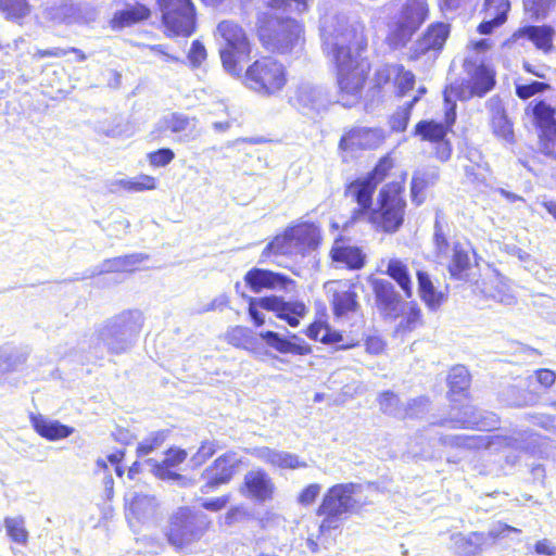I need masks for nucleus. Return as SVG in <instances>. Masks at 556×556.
Wrapping results in <instances>:
<instances>
[{"instance_id":"ea45409f","label":"nucleus","mask_w":556,"mask_h":556,"mask_svg":"<svg viewBox=\"0 0 556 556\" xmlns=\"http://www.w3.org/2000/svg\"><path fill=\"white\" fill-rule=\"evenodd\" d=\"M114 185L128 193L153 191L157 188L159 181L154 176L148 174H139L134 178L118 179Z\"/></svg>"},{"instance_id":"f03ea898","label":"nucleus","mask_w":556,"mask_h":556,"mask_svg":"<svg viewBox=\"0 0 556 556\" xmlns=\"http://www.w3.org/2000/svg\"><path fill=\"white\" fill-rule=\"evenodd\" d=\"M406 179L407 172L402 170L379 189L376 206L366 217L377 232L393 235L403 227L407 210Z\"/></svg>"},{"instance_id":"c03bdc74","label":"nucleus","mask_w":556,"mask_h":556,"mask_svg":"<svg viewBox=\"0 0 556 556\" xmlns=\"http://www.w3.org/2000/svg\"><path fill=\"white\" fill-rule=\"evenodd\" d=\"M225 340L228 344L242 350H252L255 339L249 328L243 326H235L227 330Z\"/></svg>"},{"instance_id":"dca6fc26","label":"nucleus","mask_w":556,"mask_h":556,"mask_svg":"<svg viewBox=\"0 0 556 556\" xmlns=\"http://www.w3.org/2000/svg\"><path fill=\"white\" fill-rule=\"evenodd\" d=\"M334 318H342L359 311L356 282L350 279H334L324 285Z\"/></svg>"},{"instance_id":"7c9ffc66","label":"nucleus","mask_w":556,"mask_h":556,"mask_svg":"<svg viewBox=\"0 0 556 556\" xmlns=\"http://www.w3.org/2000/svg\"><path fill=\"white\" fill-rule=\"evenodd\" d=\"M188 453L184 448L169 447L165 452V457L161 462L152 464V472L162 480H178L180 475L176 469L187 459Z\"/></svg>"},{"instance_id":"0e129e2a","label":"nucleus","mask_w":556,"mask_h":556,"mask_svg":"<svg viewBox=\"0 0 556 556\" xmlns=\"http://www.w3.org/2000/svg\"><path fill=\"white\" fill-rule=\"evenodd\" d=\"M321 490L318 483H311L304 486L298 495V503L302 506H309L315 503Z\"/></svg>"},{"instance_id":"72a5a7b5","label":"nucleus","mask_w":556,"mask_h":556,"mask_svg":"<svg viewBox=\"0 0 556 556\" xmlns=\"http://www.w3.org/2000/svg\"><path fill=\"white\" fill-rule=\"evenodd\" d=\"M150 17L151 10L142 3H136L124 10L116 11L110 20V27L114 30H121L147 21Z\"/></svg>"},{"instance_id":"5701e85b","label":"nucleus","mask_w":556,"mask_h":556,"mask_svg":"<svg viewBox=\"0 0 556 556\" xmlns=\"http://www.w3.org/2000/svg\"><path fill=\"white\" fill-rule=\"evenodd\" d=\"M240 492L257 502L270 501L275 492V483L263 468L249 470L240 485Z\"/></svg>"},{"instance_id":"c85d7f7f","label":"nucleus","mask_w":556,"mask_h":556,"mask_svg":"<svg viewBox=\"0 0 556 556\" xmlns=\"http://www.w3.org/2000/svg\"><path fill=\"white\" fill-rule=\"evenodd\" d=\"M417 291L421 302L430 311H438L447 300V294L439 290L426 269L416 270Z\"/></svg>"},{"instance_id":"c9c22d12","label":"nucleus","mask_w":556,"mask_h":556,"mask_svg":"<svg viewBox=\"0 0 556 556\" xmlns=\"http://www.w3.org/2000/svg\"><path fill=\"white\" fill-rule=\"evenodd\" d=\"M386 274L396 282L406 299L413 296V281L407 264L401 258L388 262Z\"/></svg>"},{"instance_id":"9b49d317","label":"nucleus","mask_w":556,"mask_h":556,"mask_svg":"<svg viewBox=\"0 0 556 556\" xmlns=\"http://www.w3.org/2000/svg\"><path fill=\"white\" fill-rule=\"evenodd\" d=\"M212 527V521L189 506L178 507L168 518L165 538L175 549L199 542Z\"/></svg>"},{"instance_id":"603ef678","label":"nucleus","mask_w":556,"mask_h":556,"mask_svg":"<svg viewBox=\"0 0 556 556\" xmlns=\"http://www.w3.org/2000/svg\"><path fill=\"white\" fill-rule=\"evenodd\" d=\"M551 89L552 86L548 83L532 80L526 84L516 85L515 93L520 100L526 101Z\"/></svg>"},{"instance_id":"20e7f679","label":"nucleus","mask_w":556,"mask_h":556,"mask_svg":"<svg viewBox=\"0 0 556 556\" xmlns=\"http://www.w3.org/2000/svg\"><path fill=\"white\" fill-rule=\"evenodd\" d=\"M429 16L428 0H404L387 22L384 43L392 51L406 48Z\"/></svg>"},{"instance_id":"a211bd4d","label":"nucleus","mask_w":556,"mask_h":556,"mask_svg":"<svg viewBox=\"0 0 556 556\" xmlns=\"http://www.w3.org/2000/svg\"><path fill=\"white\" fill-rule=\"evenodd\" d=\"M377 187L366 176L356 177L344 186V198L356 204L351 212L352 222L365 219L374 204V194Z\"/></svg>"},{"instance_id":"f8f14e48","label":"nucleus","mask_w":556,"mask_h":556,"mask_svg":"<svg viewBox=\"0 0 556 556\" xmlns=\"http://www.w3.org/2000/svg\"><path fill=\"white\" fill-rule=\"evenodd\" d=\"M167 37H190L197 30V9L192 0H156Z\"/></svg>"},{"instance_id":"423d86ee","label":"nucleus","mask_w":556,"mask_h":556,"mask_svg":"<svg viewBox=\"0 0 556 556\" xmlns=\"http://www.w3.org/2000/svg\"><path fill=\"white\" fill-rule=\"evenodd\" d=\"M242 84L262 97H275L283 91L289 80L287 66L273 55H260L239 76Z\"/></svg>"},{"instance_id":"4be33fe9","label":"nucleus","mask_w":556,"mask_h":556,"mask_svg":"<svg viewBox=\"0 0 556 556\" xmlns=\"http://www.w3.org/2000/svg\"><path fill=\"white\" fill-rule=\"evenodd\" d=\"M243 280L245 286L254 293L274 289L288 290L295 286V281L287 275L258 267L249 269Z\"/></svg>"},{"instance_id":"a18cd8bd","label":"nucleus","mask_w":556,"mask_h":556,"mask_svg":"<svg viewBox=\"0 0 556 556\" xmlns=\"http://www.w3.org/2000/svg\"><path fill=\"white\" fill-rule=\"evenodd\" d=\"M393 84L395 86L396 96L402 98L414 89L416 84L415 74L412 71L405 68L403 64L397 63Z\"/></svg>"},{"instance_id":"e2e57ef3","label":"nucleus","mask_w":556,"mask_h":556,"mask_svg":"<svg viewBox=\"0 0 556 556\" xmlns=\"http://www.w3.org/2000/svg\"><path fill=\"white\" fill-rule=\"evenodd\" d=\"M207 56L206 49L200 40H193L188 52V60L193 67H199Z\"/></svg>"},{"instance_id":"4c0bfd02","label":"nucleus","mask_w":556,"mask_h":556,"mask_svg":"<svg viewBox=\"0 0 556 556\" xmlns=\"http://www.w3.org/2000/svg\"><path fill=\"white\" fill-rule=\"evenodd\" d=\"M217 33L223 39V46L220 49H228L231 46H237L244 40L250 39L243 27L235 22L225 20L218 23Z\"/></svg>"},{"instance_id":"69168bd1","label":"nucleus","mask_w":556,"mask_h":556,"mask_svg":"<svg viewBox=\"0 0 556 556\" xmlns=\"http://www.w3.org/2000/svg\"><path fill=\"white\" fill-rule=\"evenodd\" d=\"M410 115L407 111L399 109L389 119V125L392 131L403 132L408 126Z\"/></svg>"},{"instance_id":"aec40b11","label":"nucleus","mask_w":556,"mask_h":556,"mask_svg":"<svg viewBox=\"0 0 556 556\" xmlns=\"http://www.w3.org/2000/svg\"><path fill=\"white\" fill-rule=\"evenodd\" d=\"M489 108V126L492 135L501 142L514 146L517 142L515 123L503 101L491 99Z\"/></svg>"},{"instance_id":"bb28decb","label":"nucleus","mask_w":556,"mask_h":556,"mask_svg":"<svg viewBox=\"0 0 556 556\" xmlns=\"http://www.w3.org/2000/svg\"><path fill=\"white\" fill-rule=\"evenodd\" d=\"M260 337L268 348L280 354L305 356L312 353V346L295 333L285 338L276 331L266 330L262 331Z\"/></svg>"},{"instance_id":"f257e3e1","label":"nucleus","mask_w":556,"mask_h":556,"mask_svg":"<svg viewBox=\"0 0 556 556\" xmlns=\"http://www.w3.org/2000/svg\"><path fill=\"white\" fill-rule=\"evenodd\" d=\"M331 56L339 101L345 108L357 104L365 89L370 65L361 58L369 47L366 24L363 21L340 24L325 39Z\"/></svg>"},{"instance_id":"f704fd0d","label":"nucleus","mask_w":556,"mask_h":556,"mask_svg":"<svg viewBox=\"0 0 556 556\" xmlns=\"http://www.w3.org/2000/svg\"><path fill=\"white\" fill-rule=\"evenodd\" d=\"M256 455L266 464L281 469H296L306 467V463L301 462L295 454L276 451L267 446L257 450Z\"/></svg>"},{"instance_id":"37998d69","label":"nucleus","mask_w":556,"mask_h":556,"mask_svg":"<svg viewBox=\"0 0 556 556\" xmlns=\"http://www.w3.org/2000/svg\"><path fill=\"white\" fill-rule=\"evenodd\" d=\"M397 63H382L379 65L372 75L370 83V90L374 93H380L386 88L390 87L396 74Z\"/></svg>"},{"instance_id":"bf43d9fd","label":"nucleus","mask_w":556,"mask_h":556,"mask_svg":"<svg viewBox=\"0 0 556 556\" xmlns=\"http://www.w3.org/2000/svg\"><path fill=\"white\" fill-rule=\"evenodd\" d=\"M222 446L215 440H203L200 443L195 454L193 455V459L198 465L205 464L210 458H212L217 451H219Z\"/></svg>"},{"instance_id":"1a4fd4ad","label":"nucleus","mask_w":556,"mask_h":556,"mask_svg":"<svg viewBox=\"0 0 556 556\" xmlns=\"http://www.w3.org/2000/svg\"><path fill=\"white\" fill-rule=\"evenodd\" d=\"M445 110L443 121L421 119L414 126L413 134L421 142H428L432 147L433 156L441 163L447 162L453 153V144L448 135L453 132L456 123V103L444 98Z\"/></svg>"},{"instance_id":"6ab92c4d","label":"nucleus","mask_w":556,"mask_h":556,"mask_svg":"<svg viewBox=\"0 0 556 556\" xmlns=\"http://www.w3.org/2000/svg\"><path fill=\"white\" fill-rule=\"evenodd\" d=\"M258 305L265 311L273 312L278 319L283 320L292 328L298 327L301 319L308 313L304 302L299 300L286 301L277 295H267L258 299Z\"/></svg>"},{"instance_id":"e433bc0d","label":"nucleus","mask_w":556,"mask_h":556,"mask_svg":"<svg viewBox=\"0 0 556 556\" xmlns=\"http://www.w3.org/2000/svg\"><path fill=\"white\" fill-rule=\"evenodd\" d=\"M525 29L527 39L531 41L538 50L544 53L553 51L555 30L551 25H526Z\"/></svg>"},{"instance_id":"4d7b16f0","label":"nucleus","mask_w":556,"mask_h":556,"mask_svg":"<svg viewBox=\"0 0 556 556\" xmlns=\"http://www.w3.org/2000/svg\"><path fill=\"white\" fill-rule=\"evenodd\" d=\"M433 247L437 256L446 255L450 249V240L447 232L445 231L442 223L439 219L434 222V230H433Z\"/></svg>"},{"instance_id":"6e6552de","label":"nucleus","mask_w":556,"mask_h":556,"mask_svg":"<svg viewBox=\"0 0 556 556\" xmlns=\"http://www.w3.org/2000/svg\"><path fill=\"white\" fill-rule=\"evenodd\" d=\"M463 68L467 75L466 79L456 78L445 86L443 98L451 100L466 101L475 97L482 98L496 85V72L484 62L475 59H465Z\"/></svg>"},{"instance_id":"774afa93","label":"nucleus","mask_w":556,"mask_h":556,"mask_svg":"<svg viewBox=\"0 0 556 556\" xmlns=\"http://www.w3.org/2000/svg\"><path fill=\"white\" fill-rule=\"evenodd\" d=\"M466 182L475 186L485 185V176L481 172L480 165H469L465 169Z\"/></svg>"},{"instance_id":"ddd939ff","label":"nucleus","mask_w":556,"mask_h":556,"mask_svg":"<svg viewBox=\"0 0 556 556\" xmlns=\"http://www.w3.org/2000/svg\"><path fill=\"white\" fill-rule=\"evenodd\" d=\"M143 323V314L137 309H126L113 317L105 327L109 351L115 355L126 352L142 330Z\"/></svg>"},{"instance_id":"052dcab7","label":"nucleus","mask_w":556,"mask_h":556,"mask_svg":"<svg viewBox=\"0 0 556 556\" xmlns=\"http://www.w3.org/2000/svg\"><path fill=\"white\" fill-rule=\"evenodd\" d=\"M175 159V153L170 148H161L147 154V160L153 168L165 167Z\"/></svg>"},{"instance_id":"09e8293b","label":"nucleus","mask_w":556,"mask_h":556,"mask_svg":"<svg viewBox=\"0 0 556 556\" xmlns=\"http://www.w3.org/2000/svg\"><path fill=\"white\" fill-rule=\"evenodd\" d=\"M2 12L5 18L20 22L30 12L27 0H2Z\"/></svg>"},{"instance_id":"b1692460","label":"nucleus","mask_w":556,"mask_h":556,"mask_svg":"<svg viewBox=\"0 0 556 556\" xmlns=\"http://www.w3.org/2000/svg\"><path fill=\"white\" fill-rule=\"evenodd\" d=\"M288 229L292 233L295 249L301 257H305L312 251L317 250L323 242L320 228L313 222H296L289 225Z\"/></svg>"},{"instance_id":"2eb2a0df","label":"nucleus","mask_w":556,"mask_h":556,"mask_svg":"<svg viewBox=\"0 0 556 556\" xmlns=\"http://www.w3.org/2000/svg\"><path fill=\"white\" fill-rule=\"evenodd\" d=\"M242 465V459L233 450L217 456L203 471L202 492H211L232 481Z\"/></svg>"},{"instance_id":"680f3d73","label":"nucleus","mask_w":556,"mask_h":556,"mask_svg":"<svg viewBox=\"0 0 556 556\" xmlns=\"http://www.w3.org/2000/svg\"><path fill=\"white\" fill-rule=\"evenodd\" d=\"M379 408L383 414L392 413L399 405L400 399L393 391L387 390L379 393L377 397Z\"/></svg>"},{"instance_id":"13d9d810","label":"nucleus","mask_w":556,"mask_h":556,"mask_svg":"<svg viewBox=\"0 0 556 556\" xmlns=\"http://www.w3.org/2000/svg\"><path fill=\"white\" fill-rule=\"evenodd\" d=\"M527 39L525 26L518 27L502 43L501 49L506 52H515L525 48Z\"/></svg>"},{"instance_id":"2f4dec72","label":"nucleus","mask_w":556,"mask_h":556,"mask_svg":"<svg viewBox=\"0 0 556 556\" xmlns=\"http://www.w3.org/2000/svg\"><path fill=\"white\" fill-rule=\"evenodd\" d=\"M30 424L36 433L48 441L65 439L74 432L72 427L59 420H50L41 414L31 415Z\"/></svg>"},{"instance_id":"79ce46f5","label":"nucleus","mask_w":556,"mask_h":556,"mask_svg":"<svg viewBox=\"0 0 556 556\" xmlns=\"http://www.w3.org/2000/svg\"><path fill=\"white\" fill-rule=\"evenodd\" d=\"M396 167V159L393 152L380 156L374 167L365 175L376 187L384 181Z\"/></svg>"},{"instance_id":"58836bf2","label":"nucleus","mask_w":556,"mask_h":556,"mask_svg":"<svg viewBox=\"0 0 556 556\" xmlns=\"http://www.w3.org/2000/svg\"><path fill=\"white\" fill-rule=\"evenodd\" d=\"M157 503L154 496L147 494H135L128 505L129 517L140 521L149 518L155 513Z\"/></svg>"},{"instance_id":"412c9836","label":"nucleus","mask_w":556,"mask_h":556,"mask_svg":"<svg viewBox=\"0 0 556 556\" xmlns=\"http://www.w3.org/2000/svg\"><path fill=\"white\" fill-rule=\"evenodd\" d=\"M510 10V0H483L480 9L482 21L477 25V33L492 35L507 23Z\"/></svg>"},{"instance_id":"f3484780","label":"nucleus","mask_w":556,"mask_h":556,"mask_svg":"<svg viewBox=\"0 0 556 556\" xmlns=\"http://www.w3.org/2000/svg\"><path fill=\"white\" fill-rule=\"evenodd\" d=\"M450 34L448 23H430L410 48L408 61L416 62L426 55L437 56L444 49Z\"/></svg>"},{"instance_id":"cd10ccee","label":"nucleus","mask_w":556,"mask_h":556,"mask_svg":"<svg viewBox=\"0 0 556 556\" xmlns=\"http://www.w3.org/2000/svg\"><path fill=\"white\" fill-rule=\"evenodd\" d=\"M470 252L475 253L472 247L467 248L460 241H455L452 245V254L448 258L446 270L453 280L466 281L470 277L473 263Z\"/></svg>"},{"instance_id":"864d4df0","label":"nucleus","mask_w":556,"mask_h":556,"mask_svg":"<svg viewBox=\"0 0 556 556\" xmlns=\"http://www.w3.org/2000/svg\"><path fill=\"white\" fill-rule=\"evenodd\" d=\"M431 181L425 174H414L410 181V199L414 204L420 205L425 202V191Z\"/></svg>"},{"instance_id":"c756f323","label":"nucleus","mask_w":556,"mask_h":556,"mask_svg":"<svg viewBox=\"0 0 556 556\" xmlns=\"http://www.w3.org/2000/svg\"><path fill=\"white\" fill-rule=\"evenodd\" d=\"M251 54L252 42L250 39L228 49H219V58L224 70L237 77L242 74L243 62L249 60Z\"/></svg>"},{"instance_id":"4468645a","label":"nucleus","mask_w":556,"mask_h":556,"mask_svg":"<svg viewBox=\"0 0 556 556\" xmlns=\"http://www.w3.org/2000/svg\"><path fill=\"white\" fill-rule=\"evenodd\" d=\"M384 140L382 129L351 126L345 128L338 142V152L343 162H349L357 152L377 149Z\"/></svg>"},{"instance_id":"49530a36","label":"nucleus","mask_w":556,"mask_h":556,"mask_svg":"<svg viewBox=\"0 0 556 556\" xmlns=\"http://www.w3.org/2000/svg\"><path fill=\"white\" fill-rule=\"evenodd\" d=\"M304 333L313 341H319L324 344H338L343 341V336L340 331L332 330L329 323L325 326L318 327L315 334L309 332V325L306 327Z\"/></svg>"},{"instance_id":"a19ab883","label":"nucleus","mask_w":556,"mask_h":556,"mask_svg":"<svg viewBox=\"0 0 556 556\" xmlns=\"http://www.w3.org/2000/svg\"><path fill=\"white\" fill-rule=\"evenodd\" d=\"M424 325L422 309L416 301H410L396 326V332L405 334Z\"/></svg>"},{"instance_id":"6e6d98bb","label":"nucleus","mask_w":556,"mask_h":556,"mask_svg":"<svg viewBox=\"0 0 556 556\" xmlns=\"http://www.w3.org/2000/svg\"><path fill=\"white\" fill-rule=\"evenodd\" d=\"M190 126V118L181 113H172L162 119V128L173 134L182 132Z\"/></svg>"},{"instance_id":"9d476101","label":"nucleus","mask_w":556,"mask_h":556,"mask_svg":"<svg viewBox=\"0 0 556 556\" xmlns=\"http://www.w3.org/2000/svg\"><path fill=\"white\" fill-rule=\"evenodd\" d=\"M523 116L536 134L539 152L556 161V104L546 98H534L526 103Z\"/></svg>"},{"instance_id":"39448f33","label":"nucleus","mask_w":556,"mask_h":556,"mask_svg":"<svg viewBox=\"0 0 556 556\" xmlns=\"http://www.w3.org/2000/svg\"><path fill=\"white\" fill-rule=\"evenodd\" d=\"M359 491L361 484L354 482L337 483L328 488L315 511L321 518L318 536L339 529L343 515L358 511L364 506L365 503L355 498Z\"/></svg>"},{"instance_id":"5fc2aeb1","label":"nucleus","mask_w":556,"mask_h":556,"mask_svg":"<svg viewBox=\"0 0 556 556\" xmlns=\"http://www.w3.org/2000/svg\"><path fill=\"white\" fill-rule=\"evenodd\" d=\"M142 258L137 254L123 255L106 261L108 268L112 271H134L136 265Z\"/></svg>"},{"instance_id":"de8ad7c7","label":"nucleus","mask_w":556,"mask_h":556,"mask_svg":"<svg viewBox=\"0 0 556 556\" xmlns=\"http://www.w3.org/2000/svg\"><path fill=\"white\" fill-rule=\"evenodd\" d=\"M4 525L7 534L13 543L18 545H26L28 540V531L25 527L23 518H5Z\"/></svg>"},{"instance_id":"a878e982","label":"nucleus","mask_w":556,"mask_h":556,"mask_svg":"<svg viewBox=\"0 0 556 556\" xmlns=\"http://www.w3.org/2000/svg\"><path fill=\"white\" fill-rule=\"evenodd\" d=\"M294 256H299V254L292 239V233L287 226L267 242L261 252L258 263L280 265L278 262L280 257L292 258Z\"/></svg>"},{"instance_id":"393cba45","label":"nucleus","mask_w":556,"mask_h":556,"mask_svg":"<svg viewBox=\"0 0 556 556\" xmlns=\"http://www.w3.org/2000/svg\"><path fill=\"white\" fill-rule=\"evenodd\" d=\"M371 289L380 314L388 319H396L402 300L394 286L384 279H374Z\"/></svg>"},{"instance_id":"473e14b6","label":"nucleus","mask_w":556,"mask_h":556,"mask_svg":"<svg viewBox=\"0 0 556 556\" xmlns=\"http://www.w3.org/2000/svg\"><path fill=\"white\" fill-rule=\"evenodd\" d=\"M333 262L343 263L350 270H358L365 266L366 256L358 247L345 245L343 240L337 239L330 251Z\"/></svg>"},{"instance_id":"7ed1b4c3","label":"nucleus","mask_w":556,"mask_h":556,"mask_svg":"<svg viewBox=\"0 0 556 556\" xmlns=\"http://www.w3.org/2000/svg\"><path fill=\"white\" fill-rule=\"evenodd\" d=\"M255 35L265 50L281 55L302 48L305 41L302 22L266 12L256 17Z\"/></svg>"},{"instance_id":"338daca9","label":"nucleus","mask_w":556,"mask_h":556,"mask_svg":"<svg viewBox=\"0 0 556 556\" xmlns=\"http://www.w3.org/2000/svg\"><path fill=\"white\" fill-rule=\"evenodd\" d=\"M365 350L370 355H379L386 350V341L380 336H368L364 341Z\"/></svg>"},{"instance_id":"0eeeda50","label":"nucleus","mask_w":556,"mask_h":556,"mask_svg":"<svg viewBox=\"0 0 556 556\" xmlns=\"http://www.w3.org/2000/svg\"><path fill=\"white\" fill-rule=\"evenodd\" d=\"M446 397L451 409L456 412V417L451 419V427L455 429H477L480 422L476 406L472 405L470 393L471 375L462 365L452 367L448 371Z\"/></svg>"},{"instance_id":"3c124183","label":"nucleus","mask_w":556,"mask_h":556,"mask_svg":"<svg viewBox=\"0 0 556 556\" xmlns=\"http://www.w3.org/2000/svg\"><path fill=\"white\" fill-rule=\"evenodd\" d=\"M168 435L167 430H159L147 435L136 447V454L141 457L160 447Z\"/></svg>"},{"instance_id":"8fccbe9b","label":"nucleus","mask_w":556,"mask_h":556,"mask_svg":"<svg viewBox=\"0 0 556 556\" xmlns=\"http://www.w3.org/2000/svg\"><path fill=\"white\" fill-rule=\"evenodd\" d=\"M556 7V0H523V10L534 20H542Z\"/></svg>"}]
</instances>
